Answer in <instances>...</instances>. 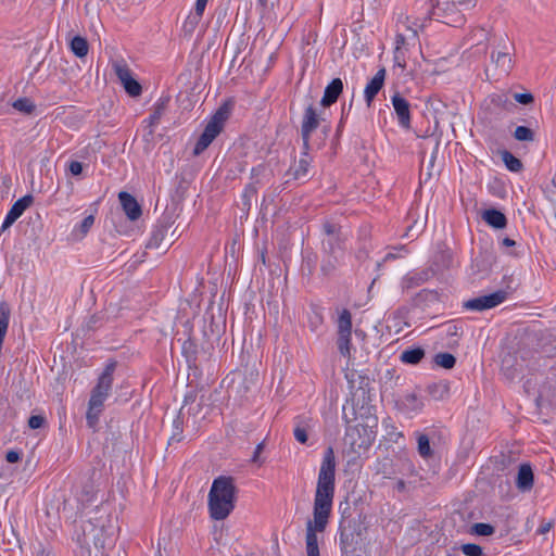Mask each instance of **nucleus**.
I'll list each match as a JSON object with an SVG mask.
<instances>
[{"label": "nucleus", "instance_id": "nucleus-53", "mask_svg": "<svg viewBox=\"0 0 556 556\" xmlns=\"http://www.w3.org/2000/svg\"><path fill=\"white\" fill-rule=\"evenodd\" d=\"M8 463H16L20 460V453L16 451H9L5 455Z\"/></svg>", "mask_w": 556, "mask_h": 556}, {"label": "nucleus", "instance_id": "nucleus-36", "mask_svg": "<svg viewBox=\"0 0 556 556\" xmlns=\"http://www.w3.org/2000/svg\"><path fill=\"white\" fill-rule=\"evenodd\" d=\"M491 103L498 108L506 109L508 105H511L506 93H494L490 97Z\"/></svg>", "mask_w": 556, "mask_h": 556}, {"label": "nucleus", "instance_id": "nucleus-8", "mask_svg": "<svg viewBox=\"0 0 556 556\" xmlns=\"http://www.w3.org/2000/svg\"><path fill=\"white\" fill-rule=\"evenodd\" d=\"M506 296L507 293L503 290H500L489 295H482L468 300L464 303V307L467 309L481 312L500 305L505 301Z\"/></svg>", "mask_w": 556, "mask_h": 556}, {"label": "nucleus", "instance_id": "nucleus-44", "mask_svg": "<svg viewBox=\"0 0 556 556\" xmlns=\"http://www.w3.org/2000/svg\"><path fill=\"white\" fill-rule=\"evenodd\" d=\"M46 419L40 415H33L28 419V426L31 429H39L43 426Z\"/></svg>", "mask_w": 556, "mask_h": 556}, {"label": "nucleus", "instance_id": "nucleus-21", "mask_svg": "<svg viewBox=\"0 0 556 556\" xmlns=\"http://www.w3.org/2000/svg\"><path fill=\"white\" fill-rule=\"evenodd\" d=\"M427 392L431 399L435 401L444 400L450 393V383L447 381H439L430 383L427 387Z\"/></svg>", "mask_w": 556, "mask_h": 556}, {"label": "nucleus", "instance_id": "nucleus-4", "mask_svg": "<svg viewBox=\"0 0 556 556\" xmlns=\"http://www.w3.org/2000/svg\"><path fill=\"white\" fill-rule=\"evenodd\" d=\"M114 370L115 363L109 364L102 375L99 377L98 383L91 392L86 415L87 424L90 428H94L99 420L104 401L109 396V393L112 389Z\"/></svg>", "mask_w": 556, "mask_h": 556}, {"label": "nucleus", "instance_id": "nucleus-20", "mask_svg": "<svg viewBox=\"0 0 556 556\" xmlns=\"http://www.w3.org/2000/svg\"><path fill=\"white\" fill-rule=\"evenodd\" d=\"M482 218L485 220V223H488L490 226L496 229H502L506 227L507 224L506 216L495 208L484 211L482 214Z\"/></svg>", "mask_w": 556, "mask_h": 556}, {"label": "nucleus", "instance_id": "nucleus-51", "mask_svg": "<svg viewBox=\"0 0 556 556\" xmlns=\"http://www.w3.org/2000/svg\"><path fill=\"white\" fill-rule=\"evenodd\" d=\"M207 2L208 0H197L194 5V12L203 15Z\"/></svg>", "mask_w": 556, "mask_h": 556}, {"label": "nucleus", "instance_id": "nucleus-42", "mask_svg": "<svg viewBox=\"0 0 556 556\" xmlns=\"http://www.w3.org/2000/svg\"><path fill=\"white\" fill-rule=\"evenodd\" d=\"M514 99H515L518 103L523 104V105L531 104V103H533V101H534V98H533V96H532L530 92H526V93H515V94H514Z\"/></svg>", "mask_w": 556, "mask_h": 556}, {"label": "nucleus", "instance_id": "nucleus-14", "mask_svg": "<svg viewBox=\"0 0 556 556\" xmlns=\"http://www.w3.org/2000/svg\"><path fill=\"white\" fill-rule=\"evenodd\" d=\"M384 77H386V70L380 68L375 76L371 78V80L367 84L364 94L365 100L368 106L371 105L372 100L377 96V93L381 90L384 84Z\"/></svg>", "mask_w": 556, "mask_h": 556}, {"label": "nucleus", "instance_id": "nucleus-58", "mask_svg": "<svg viewBox=\"0 0 556 556\" xmlns=\"http://www.w3.org/2000/svg\"><path fill=\"white\" fill-rule=\"evenodd\" d=\"M395 257H396V255H395V254H393V253H388V254L384 256L383 261H384V262H387V261H389V260H393V258H395Z\"/></svg>", "mask_w": 556, "mask_h": 556}, {"label": "nucleus", "instance_id": "nucleus-13", "mask_svg": "<svg viewBox=\"0 0 556 556\" xmlns=\"http://www.w3.org/2000/svg\"><path fill=\"white\" fill-rule=\"evenodd\" d=\"M340 546L342 556H354L357 545V534L351 530H346L343 523L340 525Z\"/></svg>", "mask_w": 556, "mask_h": 556}, {"label": "nucleus", "instance_id": "nucleus-26", "mask_svg": "<svg viewBox=\"0 0 556 556\" xmlns=\"http://www.w3.org/2000/svg\"><path fill=\"white\" fill-rule=\"evenodd\" d=\"M169 99L161 98L154 105L153 113L149 118V126L153 127L159 124L161 117L163 116L165 109L167 106Z\"/></svg>", "mask_w": 556, "mask_h": 556}, {"label": "nucleus", "instance_id": "nucleus-63", "mask_svg": "<svg viewBox=\"0 0 556 556\" xmlns=\"http://www.w3.org/2000/svg\"><path fill=\"white\" fill-rule=\"evenodd\" d=\"M482 30L483 31H488V33H492L493 31V29H484V28Z\"/></svg>", "mask_w": 556, "mask_h": 556}, {"label": "nucleus", "instance_id": "nucleus-22", "mask_svg": "<svg viewBox=\"0 0 556 556\" xmlns=\"http://www.w3.org/2000/svg\"><path fill=\"white\" fill-rule=\"evenodd\" d=\"M68 46L77 58H85L88 54L89 45L86 37H72Z\"/></svg>", "mask_w": 556, "mask_h": 556}, {"label": "nucleus", "instance_id": "nucleus-5", "mask_svg": "<svg viewBox=\"0 0 556 556\" xmlns=\"http://www.w3.org/2000/svg\"><path fill=\"white\" fill-rule=\"evenodd\" d=\"M231 103L225 102L222 104L217 111L213 114L207 125L204 128V131L198 139L193 154H201L207 147L213 142V140L222 132L224 129L226 121L230 116L231 112Z\"/></svg>", "mask_w": 556, "mask_h": 556}, {"label": "nucleus", "instance_id": "nucleus-18", "mask_svg": "<svg viewBox=\"0 0 556 556\" xmlns=\"http://www.w3.org/2000/svg\"><path fill=\"white\" fill-rule=\"evenodd\" d=\"M194 400L195 396L193 394H187L185 396V405L180 408L179 415L173 421L174 431L169 438V444H172L173 442L179 443L182 440V420L180 418V415L182 414L185 406L189 403H194Z\"/></svg>", "mask_w": 556, "mask_h": 556}, {"label": "nucleus", "instance_id": "nucleus-49", "mask_svg": "<svg viewBox=\"0 0 556 556\" xmlns=\"http://www.w3.org/2000/svg\"><path fill=\"white\" fill-rule=\"evenodd\" d=\"M257 377H258V374L255 372V371H250L249 374V377H245L244 380H243V383H244V392H248L250 387L248 383L250 384H255L256 381H257Z\"/></svg>", "mask_w": 556, "mask_h": 556}, {"label": "nucleus", "instance_id": "nucleus-57", "mask_svg": "<svg viewBox=\"0 0 556 556\" xmlns=\"http://www.w3.org/2000/svg\"><path fill=\"white\" fill-rule=\"evenodd\" d=\"M516 244L515 240L510 238H504L503 239V245L505 247H514Z\"/></svg>", "mask_w": 556, "mask_h": 556}, {"label": "nucleus", "instance_id": "nucleus-12", "mask_svg": "<svg viewBox=\"0 0 556 556\" xmlns=\"http://www.w3.org/2000/svg\"><path fill=\"white\" fill-rule=\"evenodd\" d=\"M118 199L123 211L130 220H137L142 214L141 206L137 200L128 192L122 191L118 193Z\"/></svg>", "mask_w": 556, "mask_h": 556}, {"label": "nucleus", "instance_id": "nucleus-19", "mask_svg": "<svg viewBox=\"0 0 556 556\" xmlns=\"http://www.w3.org/2000/svg\"><path fill=\"white\" fill-rule=\"evenodd\" d=\"M397 26L399 31L405 30L410 31L413 35H418V33L425 30L424 23H421L419 20L410 21L409 16H406L404 14H400L397 17Z\"/></svg>", "mask_w": 556, "mask_h": 556}, {"label": "nucleus", "instance_id": "nucleus-31", "mask_svg": "<svg viewBox=\"0 0 556 556\" xmlns=\"http://www.w3.org/2000/svg\"><path fill=\"white\" fill-rule=\"evenodd\" d=\"M114 72L122 84L132 77L130 70L124 62H115L113 64Z\"/></svg>", "mask_w": 556, "mask_h": 556}, {"label": "nucleus", "instance_id": "nucleus-54", "mask_svg": "<svg viewBox=\"0 0 556 556\" xmlns=\"http://www.w3.org/2000/svg\"><path fill=\"white\" fill-rule=\"evenodd\" d=\"M553 526H554L553 521L543 522L539 527L538 533L539 534H545V533H547L553 528Z\"/></svg>", "mask_w": 556, "mask_h": 556}, {"label": "nucleus", "instance_id": "nucleus-56", "mask_svg": "<svg viewBox=\"0 0 556 556\" xmlns=\"http://www.w3.org/2000/svg\"><path fill=\"white\" fill-rule=\"evenodd\" d=\"M405 488H406V485L403 480H397L395 483V486H394V489L397 490L399 492H404Z\"/></svg>", "mask_w": 556, "mask_h": 556}, {"label": "nucleus", "instance_id": "nucleus-11", "mask_svg": "<svg viewBox=\"0 0 556 556\" xmlns=\"http://www.w3.org/2000/svg\"><path fill=\"white\" fill-rule=\"evenodd\" d=\"M34 202L31 194H26L18 199L8 212L4 222L1 226V230H5L11 227Z\"/></svg>", "mask_w": 556, "mask_h": 556}, {"label": "nucleus", "instance_id": "nucleus-28", "mask_svg": "<svg viewBox=\"0 0 556 556\" xmlns=\"http://www.w3.org/2000/svg\"><path fill=\"white\" fill-rule=\"evenodd\" d=\"M202 15L195 12L190 13L182 25V30L186 34L195 33L200 26Z\"/></svg>", "mask_w": 556, "mask_h": 556}, {"label": "nucleus", "instance_id": "nucleus-2", "mask_svg": "<svg viewBox=\"0 0 556 556\" xmlns=\"http://www.w3.org/2000/svg\"><path fill=\"white\" fill-rule=\"evenodd\" d=\"M118 530L117 520L103 508H97L96 516L81 525V533L77 534V542L81 547L91 545L100 551L111 547Z\"/></svg>", "mask_w": 556, "mask_h": 556}, {"label": "nucleus", "instance_id": "nucleus-43", "mask_svg": "<svg viewBox=\"0 0 556 556\" xmlns=\"http://www.w3.org/2000/svg\"><path fill=\"white\" fill-rule=\"evenodd\" d=\"M457 5V11H466L473 8L477 3V0H453Z\"/></svg>", "mask_w": 556, "mask_h": 556}, {"label": "nucleus", "instance_id": "nucleus-3", "mask_svg": "<svg viewBox=\"0 0 556 556\" xmlns=\"http://www.w3.org/2000/svg\"><path fill=\"white\" fill-rule=\"evenodd\" d=\"M237 486L232 477L214 479L207 496V508L213 520H225L235 509Z\"/></svg>", "mask_w": 556, "mask_h": 556}, {"label": "nucleus", "instance_id": "nucleus-52", "mask_svg": "<svg viewBox=\"0 0 556 556\" xmlns=\"http://www.w3.org/2000/svg\"><path fill=\"white\" fill-rule=\"evenodd\" d=\"M264 446H265L264 442H261L256 445V448H255L253 457H252L253 463L260 462V454L263 452Z\"/></svg>", "mask_w": 556, "mask_h": 556}, {"label": "nucleus", "instance_id": "nucleus-60", "mask_svg": "<svg viewBox=\"0 0 556 556\" xmlns=\"http://www.w3.org/2000/svg\"><path fill=\"white\" fill-rule=\"evenodd\" d=\"M38 556H53V555H51V553L42 549Z\"/></svg>", "mask_w": 556, "mask_h": 556}, {"label": "nucleus", "instance_id": "nucleus-9", "mask_svg": "<svg viewBox=\"0 0 556 556\" xmlns=\"http://www.w3.org/2000/svg\"><path fill=\"white\" fill-rule=\"evenodd\" d=\"M458 13L457 5L453 0H438L433 9V14L443 18V23L446 25L460 23L463 16Z\"/></svg>", "mask_w": 556, "mask_h": 556}, {"label": "nucleus", "instance_id": "nucleus-39", "mask_svg": "<svg viewBox=\"0 0 556 556\" xmlns=\"http://www.w3.org/2000/svg\"><path fill=\"white\" fill-rule=\"evenodd\" d=\"M340 242H341V239H340L339 233L336 235L334 238L328 237V239L325 240L323 243L324 249L330 253H334L336 248H340Z\"/></svg>", "mask_w": 556, "mask_h": 556}, {"label": "nucleus", "instance_id": "nucleus-41", "mask_svg": "<svg viewBox=\"0 0 556 556\" xmlns=\"http://www.w3.org/2000/svg\"><path fill=\"white\" fill-rule=\"evenodd\" d=\"M93 223H94L93 215H88L84 218V220L79 225V231H80L81 236H86L88 233V231L92 227Z\"/></svg>", "mask_w": 556, "mask_h": 556}, {"label": "nucleus", "instance_id": "nucleus-10", "mask_svg": "<svg viewBox=\"0 0 556 556\" xmlns=\"http://www.w3.org/2000/svg\"><path fill=\"white\" fill-rule=\"evenodd\" d=\"M319 124L320 116L317 114L316 109L312 104L308 105L304 112L301 126V135L304 149H309L311 135L319 126Z\"/></svg>", "mask_w": 556, "mask_h": 556}, {"label": "nucleus", "instance_id": "nucleus-23", "mask_svg": "<svg viewBox=\"0 0 556 556\" xmlns=\"http://www.w3.org/2000/svg\"><path fill=\"white\" fill-rule=\"evenodd\" d=\"M304 150V156L299 160V163L294 168L290 169L289 174L292 175L294 179L305 178L308 174L309 159L307 150Z\"/></svg>", "mask_w": 556, "mask_h": 556}, {"label": "nucleus", "instance_id": "nucleus-32", "mask_svg": "<svg viewBox=\"0 0 556 556\" xmlns=\"http://www.w3.org/2000/svg\"><path fill=\"white\" fill-rule=\"evenodd\" d=\"M514 138L518 141H533L534 131L526 126H518L514 131Z\"/></svg>", "mask_w": 556, "mask_h": 556}, {"label": "nucleus", "instance_id": "nucleus-38", "mask_svg": "<svg viewBox=\"0 0 556 556\" xmlns=\"http://www.w3.org/2000/svg\"><path fill=\"white\" fill-rule=\"evenodd\" d=\"M460 549L466 556H481L482 555V548L477 544H472V543L463 544Z\"/></svg>", "mask_w": 556, "mask_h": 556}, {"label": "nucleus", "instance_id": "nucleus-61", "mask_svg": "<svg viewBox=\"0 0 556 556\" xmlns=\"http://www.w3.org/2000/svg\"><path fill=\"white\" fill-rule=\"evenodd\" d=\"M258 3L262 5V7H265L266 3H267V0H258Z\"/></svg>", "mask_w": 556, "mask_h": 556}, {"label": "nucleus", "instance_id": "nucleus-40", "mask_svg": "<svg viewBox=\"0 0 556 556\" xmlns=\"http://www.w3.org/2000/svg\"><path fill=\"white\" fill-rule=\"evenodd\" d=\"M405 43H406L405 37H399L396 40V46H395V61L403 68H405L406 64H405V61H403V63H402L400 61V59H401V54H402V49L405 46Z\"/></svg>", "mask_w": 556, "mask_h": 556}, {"label": "nucleus", "instance_id": "nucleus-29", "mask_svg": "<svg viewBox=\"0 0 556 556\" xmlns=\"http://www.w3.org/2000/svg\"><path fill=\"white\" fill-rule=\"evenodd\" d=\"M434 363L445 369H451L455 366L456 358L451 353H439L434 356Z\"/></svg>", "mask_w": 556, "mask_h": 556}, {"label": "nucleus", "instance_id": "nucleus-46", "mask_svg": "<svg viewBox=\"0 0 556 556\" xmlns=\"http://www.w3.org/2000/svg\"><path fill=\"white\" fill-rule=\"evenodd\" d=\"M256 194V188L254 182L249 185L243 193V199L245 200L244 204L250 206L252 198Z\"/></svg>", "mask_w": 556, "mask_h": 556}, {"label": "nucleus", "instance_id": "nucleus-50", "mask_svg": "<svg viewBox=\"0 0 556 556\" xmlns=\"http://www.w3.org/2000/svg\"><path fill=\"white\" fill-rule=\"evenodd\" d=\"M336 268V261L328 260L327 262H324L321 265V270L324 275H330Z\"/></svg>", "mask_w": 556, "mask_h": 556}, {"label": "nucleus", "instance_id": "nucleus-1", "mask_svg": "<svg viewBox=\"0 0 556 556\" xmlns=\"http://www.w3.org/2000/svg\"><path fill=\"white\" fill-rule=\"evenodd\" d=\"M336 482V458L332 447H328L319 468L314 498L313 520L306 526L307 556H319L317 532L325 531L332 508Z\"/></svg>", "mask_w": 556, "mask_h": 556}, {"label": "nucleus", "instance_id": "nucleus-25", "mask_svg": "<svg viewBox=\"0 0 556 556\" xmlns=\"http://www.w3.org/2000/svg\"><path fill=\"white\" fill-rule=\"evenodd\" d=\"M492 59L496 63V66L500 67L505 73H508L511 68L513 62L510 56V51H498L496 55L493 53Z\"/></svg>", "mask_w": 556, "mask_h": 556}, {"label": "nucleus", "instance_id": "nucleus-27", "mask_svg": "<svg viewBox=\"0 0 556 556\" xmlns=\"http://www.w3.org/2000/svg\"><path fill=\"white\" fill-rule=\"evenodd\" d=\"M502 161L504 162L505 166L514 173H519L522 169V163L519 159H517L514 154H511L509 151H503L501 153Z\"/></svg>", "mask_w": 556, "mask_h": 556}, {"label": "nucleus", "instance_id": "nucleus-48", "mask_svg": "<svg viewBox=\"0 0 556 556\" xmlns=\"http://www.w3.org/2000/svg\"><path fill=\"white\" fill-rule=\"evenodd\" d=\"M68 170L73 176H78L83 172V164L78 161H72L68 165Z\"/></svg>", "mask_w": 556, "mask_h": 556}, {"label": "nucleus", "instance_id": "nucleus-47", "mask_svg": "<svg viewBox=\"0 0 556 556\" xmlns=\"http://www.w3.org/2000/svg\"><path fill=\"white\" fill-rule=\"evenodd\" d=\"M294 438L296 439V441H299L302 444L306 443L307 439H308L306 430L301 427H296L294 429Z\"/></svg>", "mask_w": 556, "mask_h": 556}, {"label": "nucleus", "instance_id": "nucleus-59", "mask_svg": "<svg viewBox=\"0 0 556 556\" xmlns=\"http://www.w3.org/2000/svg\"><path fill=\"white\" fill-rule=\"evenodd\" d=\"M191 346H192V342H190V341H186V342L184 343V348H182V349H184V351H185V352H187L188 348H191Z\"/></svg>", "mask_w": 556, "mask_h": 556}, {"label": "nucleus", "instance_id": "nucleus-15", "mask_svg": "<svg viewBox=\"0 0 556 556\" xmlns=\"http://www.w3.org/2000/svg\"><path fill=\"white\" fill-rule=\"evenodd\" d=\"M392 104L397 115L400 124L403 127L408 128L410 126V113L408 101L396 93L392 97Z\"/></svg>", "mask_w": 556, "mask_h": 556}, {"label": "nucleus", "instance_id": "nucleus-55", "mask_svg": "<svg viewBox=\"0 0 556 556\" xmlns=\"http://www.w3.org/2000/svg\"><path fill=\"white\" fill-rule=\"evenodd\" d=\"M265 172H266V168L264 166H258V167L252 169V176L254 178L262 173L265 174Z\"/></svg>", "mask_w": 556, "mask_h": 556}, {"label": "nucleus", "instance_id": "nucleus-34", "mask_svg": "<svg viewBox=\"0 0 556 556\" xmlns=\"http://www.w3.org/2000/svg\"><path fill=\"white\" fill-rule=\"evenodd\" d=\"M122 85L124 86L127 93L131 97H138L142 91L140 84L134 77Z\"/></svg>", "mask_w": 556, "mask_h": 556}, {"label": "nucleus", "instance_id": "nucleus-35", "mask_svg": "<svg viewBox=\"0 0 556 556\" xmlns=\"http://www.w3.org/2000/svg\"><path fill=\"white\" fill-rule=\"evenodd\" d=\"M404 404L413 410H420L424 407V403L415 393L407 394L404 399Z\"/></svg>", "mask_w": 556, "mask_h": 556}, {"label": "nucleus", "instance_id": "nucleus-33", "mask_svg": "<svg viewBox=\"0 0 556 556\" xmlns=\"http://www.w3.org/2000/svg\"><path fill=\"white\" fill-rule=\"evenodd\" d=\"M13 108L26 114H30L35 110L34 103L27 98H21L14 101Z\"/></svg>", "mask_w": 556, "mask_h": 556}, {"label": "nucleus", "instance_id": "nucleus-16", "mask_svg": "<svg viewBox=\"0 0 556 556\" xmlns=\"http://www.w3.org/2000/svg\"><path fill=\"white\" fill-rule=\"evenodd\" d=\"M343 90V83L340 78H334L332 81L326 87L324 97L321 99L323 106H330L333 104Z\"/></svg>", "mask_w": 556, "mask_h": 556}, {"label": "nucleus", "instance_id": "nucleus-45", "mask_svg": "<svg viewBox=\"0 0 556 556\" xmlns=\"http://www.w3.org/2000/svg\"><path fill=\"white\" fill-rule=\"evenodd\" d=\"M323 229H324V232L328 236V237H332L334 238L336 235L339 233V226L333 224V223H330V222H326L323 226Z\"/></svg>", "mask_w": 556, "mask_h": 556}, {"label": "nucleus", "instance_id": "nucleus-62", "mask_svg": "<svg viewBox=\"0 0 556 556\" xmlns=\"http://www.w3.org/2000/svg\"><path fill=\"white\" fill-rule=\"evenodd\" d=\"M86 495H87L86 502H89V501L91 500L90 492H89V491H87V492H86Z\"/></svg>", "mask_w": 556, "mask_h": 556}, {"label": "nucleus", "instance_id": "nucleus-6", "mask_svg": "<svg viewBox=\"0 0 556 556\" xmlns=\"http://www.w3.org/2000/svg\"><path fill=\"white\" fill-rule=\"evenodd\" d=\"M374 440L375 435L372 431L361 425L348 428L344 438L345 444L356 454L368 450L374 443Z\"/></svg>", "mask_w": 556, "mask_h": 556}, {"label": "nucleus", "instance_id": "nucleus-30", "mask_svg": "<svg viewBox=\"0 0 556 556\" xmlns=\"http://www.w3.org/2000/svg\"><path fill=\"white\" fill-rule=\"evenodd\" d=\"M418 453L422 458H430L433 455V451L430 446L429 438L426 434L418 437Z\"/></svg>", "mask_w": 556, "mask_h": 556}, {"label": "nucleus", "instance_id": "nucleus-17", "mask_svg": "<svg viewBox=\"0 0 556 556\" xmlns=\"http://www.w3.org/2000/svg\"><path fill=\"white\" fill-rule=\"evenodd\" d=\"M516 485L520 491H530L533 486V471L529 464L519 467Z\"/></svg>", "mask_w": 556, "mask_h": 556}, {"label": "nucleus", "instance_id": "nucleus-24", "mask_svg": "<svg viewBox=\"0 0 556 556\" xmlns=\"http://www.w3.org/2000/svg\"><path fill=\"white\" fill-rule=\"evenodd\" d=\"M425 357V351L421 348L405 350L401 353L400 359L405 364L416 365Z\"/></svg>", "mask_w": 556, "mask_h": 556}, {"label": "nucleus", "instance_id": "nucleus-37", "mask_svg": "<svg viewBox=\"0 0 556 556\" xmlns=\"http://www.w3.org/2000/svg\"><path fill=\"white\" fill-rule=\"evenodd\" d=\"M472 530L478 535L488 536L494 533V527L489 523H475Z\"/></svg>", "mask_w": 556, "mask_h": 556}, {"label": "nucleus", "instance_id": "nucleus-7", "mask_svg": "<svg viewBox=\"0 0 556 556\" xmlns=\"http://www.w3.org/2000/svg\"><path fill=\"white\" fill-rule=\"evenodd\" d=\"M352 334V315L343 309L338 318V349L343 356H350Z\"/></svg>", "mask_w": 556, "mask_h": 556}]
</instances>
